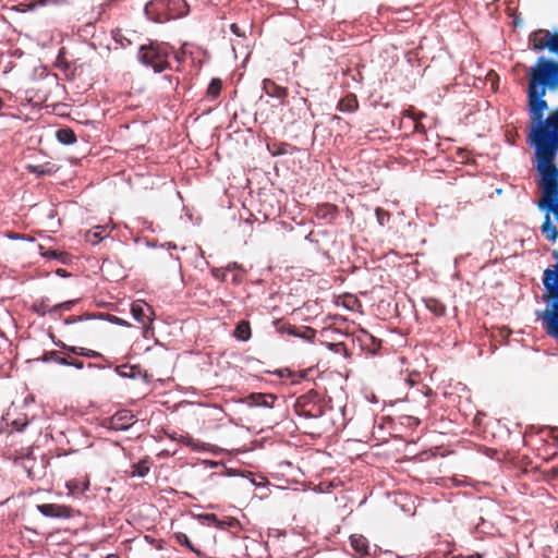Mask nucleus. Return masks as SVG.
Instances as JSON below:
<instances>
[{
    "label": "nucleus",
    "mask_w": 558,
    "mask_h": 558,
    "mask_svg": "<svg viewBox=\"0 0 558 558\" xmlns=\"http://www.w3.org/2000/svg\"><path fill=\"white\" fill-rule=\"evenodd\" d=\"M558 90V62L539 57L529 71L531 128L526 140H558V107L544 120L546 90Z\"/></svg>",
    "instance_id": "1"
},
{
    "label": "nucleus",
    "mask_w": 558,
    "mask_h": 558,
    "mask_svg": "<svg viewBox=\"0 0 558 558\" xmlns=\"http://www.w3.org/2000/svg\"><path fill=\"white\" fill-rule=\"evenodd\" d=\"M536 153V169L541 175L538 186L542 196L537 208L545 214L541 231L544 236L555 242L558 238V228L553 223L550 215L558 225V168L554 165L558 151V142H532Z\"/></svg>",
    "instance_id": "2"
},
{
    "label": "nucleus",
    "mask_w": 558,
    "mask_h": 558,
    "mask_svg": "<svg viewBox=\"0 0 558 558\" xmlns=\"http://www.w3.org/2000/svg\"><path fill=\"white\" fill-rule=\"evenodd\" d=\"M168 47L149 45L142 46L140 50V60L150 65L156 72L163 71L168 65Z\"/></svg>",
    "instance_id": "3"
},
{
    "label": "nucleus",
    "mask_w": 558,
    "mask_h": 558,
    "mask_svg": "<svg viewBox=\"0 0 558 558\" xmlns=\"http://www.w3.org/2000/svg\"><path fill=\"white\" fill-rule=\"evenodd\" d=\"M160 10H167L170 17H180L187 13V4L184 0H154L145 7L147 15Z\"/></svg>",
    "instance_id": "4"
},
{
    "label": "nucleus",
    "mask_w": 558,
    "mask_h": 558,
    "mask_svg": "<svg viewBox=\"0 0 558 558\" xmlns=\"http://www.w3.org/2000/svg\"><path fill=\"white\" fill-rule=\"evenodd\" d=\"M131 313L133 318L143 326L144 337H147V333L150 329V325L153 323V317L155 315V312L151 308V306L142 300H137L132 303Z\"/></svg>",
    "instance_id": "5"
},
{
    "label": "nucleus",
    "mask_w": 558,
    "mask_h": 558,
    "mask_svg": "<svg viewBox=\"0 0 558 558\" xmlns=\"http://www.w3.org/2000/svg\"><path fill=\"white\" fill-rule=\"evenodd\" d=\"M90 318H84L83 316H77L71 319H65L66 325H74L70 330L69 333L80 337V338H88L93 336L95 328L94 324L89 323Z\"/></svg>",
    "instance_id": "6"
},
{
    "label": "nucleus",
    "mask_w": 558,
    "mask_h": 558,
    "mask_svg": "<svg viewBox=\"0 0 558 558\" xmlns=\"http://www.w3.org/2000/svg\"><path fill=\"white\" fill-rule=\"evenodd\" d=\"M37 509L40 513L46 517L52 518H69L71 515V511L69 508L56 504H44L37 506Z\"/></svg>",
    "instance_id": "7"
},
{
    "label": "nucleus",
    "mask_w": 558,
    "mask_h": 558,
    "mask_svg": "<svg viewBox=\"0 0 558 558\" xmlns=\"http://www.w3.org/2000/svg\"><path fill=\"white\" fill-rule=\"evenodd\" d=\"M551 37V33L547 29H538L531 34L530 43L532 45V49L535 51H542L545 48L549 47V38Z\"/></svg>",
    "instance_id": "8"
},
{
    "label": "nucleus",
    "mask_w": 558,
    "mask_h": 558,
    "mask_svg": "<svg viewBox=\"0 0 558 558\" xmlns=\"http://www.w3.org/2000/svg\"><path fill=\"white\" fill-rule=\"evenodd\" d=\"M263 90L269 97L277 98L279 100H283L288 95L287 88L277 85L274 81L269 78H265L263 81Z\"/></svg>",
    "instance_id": "9"
},
{
    "label": "nucleus",
    "mask_w": 558,
    "mask_h": 558,
    "mask_svg": "<svg viewBox=\"0 0 558 558\" xmlns=\"http://www.w3.org/2000/svg\"><path fill=\"white\" fill-rule=\"evenodd\" d=\"M133 424V415L128 411L117 413L111 420V427L114 429H126Z\"/></svg>",
    "instance_id": "10"
},
{
    "label": "nucleus",
    "mask_w": 558,
    "mask_h": 558,
    "mask_svg": "<svg viewBox=\"0 0 558 558\" xmlns=\"http://www.w3.org/2000/svg\"><path fill=\"white\" fill-rule=\"evenodd\" d=\"M250 400H252L251 404L270 408L276 397L274 395H252L250 396Z\"/></svg>",
    "instance_id": "11"
},
{
    "label": "nucleus",
    "mask_w": 558,
    "mask_h": 558,
    "mask_svg": "<svg viewBox=\"0 0 558 558\" xmlns=\"http://www.w3.org/2000/svg\"><path fill=\"white\" fill-rule=\"evenodd\" d=\"M72 306V302H64L61 304H57L53 307H49L46 302H41L40 304H35L33 307L39 315H45L47 312L56 311L58 308L70 310Z\"/></svg>",
    "instance_id": "12"
},
{
    "label": "nucleus",
    "mask_w": 558,
    "mask_h": 558,
    "mask_svg": "<svg viewBox=\"0 0 558 558\" xmlns=\"http://www.w3.org/2000/svg\"><path fill=\"white\" fill-rule=\"evenodd\" d=\"M234 336L242 341H246L251 338V327L248 322H240L234 330Z\"/></svg>",
    "instance_id": "13"
},
{
    "label": "nucleus",
    "mask_w": 558,
    "mask_h": 558,
    "mask_svg": "<svg viewBox=\"0 0 558 558\" xmlns=\"http://www.w3.org/2000/svg\"><path fill=\"white\" fill-rule=\"evenodd\" d=\"M351 545L354 548V550L361 555H364L367 553V541L362 535H352L350 537Z\"/></svg>",
    "instance_id": "14"
},
{
    "label": "nucleus",
    "mask_w": 558,
    "mask_h": 558,
    "mask_svg": "<svg viewBox=\"0 0 558 558\" xmlns=\"http://www.w3.org/2000/svg\"><path fill=\"white\" fill-rule=\"evenodd\" d=\"M357 108V99L354 95L344 97L339 102V109L345 112H353Z\"/></svg>",
    "instance_id": "15"
},
{
    "label": "nucleus",
    "mask_w": 558,
    "mask_h": 558,
    "mask_svg": "<svg viewBox=\"0 0 558 558\" xmlns=\"http://www.w3.org/2000/svg\"><path fill=\"white\" fill-rule=\"evenodd\" d=\"M290 145L283 142H267V149L272 156L288 153Z\"/></svg>",
    "instance_id": "16"
},
{
    "label": "nucleus",
    "mask_w": 558,
    "mask_h": 558,
    "mask_svg": "<svg viewBox=\"0 0 558 558\" xmlns=\"http://www.w3.org/2000/svg\"><path fill=\"white\" fill-rule=\"evenodd\" d=\"M105 230H106V227L97 226L95 228V231H88L86 233V241L92 243V244L99 243L105 238V235L102 234V232Z\"/></svg>",
    "instance_id": "17"
},
{
    "label": "nucleus",
    "mask_w": 558,
    "mask_h": 558,
    "mask_svg": "<svg viewBox=\"0 0 558 558\" xmlns=\"http://www.w3.org/2000/svg\"><path fill=\"white\" fill-rule=\"evenodd\" d=\"M427 308L433 312L437 316H441L445 314V305L435 299H429L426 301Z\"/></svg>",
    "instance_id": "18"
},
{
    "label": "nucleus",
    "mask_w": 558,
    "mask_h": 558,
    "mask_svg": "<svg viewBox=\"0 0 558 558\" xmlns=\"http://www.w3.org/2000/svg\"><path fill=\"white\" fill-rule=\"evenodd\" d=\"M220 89H221V81L218 78H214L207 88V94L209 96H211L213 98H216L219 95Z\"/></svg>",
    "instance_id": "19"
},
{
    "label": "nucleus",
    "mask_w": 558,
    "mask_h": 558,
    "mask_svg": "<svg viewBox=\"0 0 558 558\" xmlns=\"http://www.w3.org/2000/svg\"><path fill=\"white\" fill-rule=\"evenodd\" d=\"M56 137L59 141H62V140H75V135H74L73 131L69 130V129H59L56 132Z\"/></svg>",
    "instance_id": "20"
},
{
    "label": "nucleus",
    "mask_w": 558,
    "mask_h": 558,
    "mask_svg": "<svg viewBox=\"0 0 558 558\" xmlns=\"http://www.w3.org/2000/svg\"><path fill=\"white\" fill-rule=\"evenodd\" d=\"M548 50L558 57V33H551Z\"/></svg>",
    "instance_id": "21"
},
{
    "label": "nucleus",
    "mask_w": 558,
    "mask_h": 558,
    "mask_svg": "<svg viewBox=\"0 0 558 558\" xmlns=\"http://www.w3.org/2000/svg\"><path fill=\"white\" fill-rule=\"evenodd\" d=\"M175 538H177L178 543H180L181 545H185V546H187L190 549H192L193 551H196V553L198 554V550H196V549L192 546V544H191V542H190L189 537H187L185 534H183V533H177V534H175Z\"/></svg>",
    "instance_id": "22"
},
{
    "label": "nucleus",
    "mask_w": 558,
    "mask_h": 558,
    "mask_svg": "<svg viewBox=\"0 0 558 558\" xmlns=\"http://www.w3.org/2000/svg\"><path fill=\"white\" fill-rule=\"evenodd\" d=\"M202 518L208 522L216 524L217 526L220 525V521L217 519V517L214 513L204 514V515H202Z\"/></svg>",
    "instance_id": "23"
},
{
    "label": "nucleus",
    "mask_w": 558,
    "mask_h": 558,
    "mask_svg": "<svg viewBox=\"0 0 558 558\" xmlns=\"http://www.w3.org/2000/svg\"><path fill=\"white\" fill-rule=\"evenodd\" d=\"M71 351L76 353V354H83V355H87V356H95L96 353L94 351H88V352H84V349L83 348H71Z\"/></svg>",
    "instance_id": "24"
},
{
    "label": "nucleus",
    "mask_w": 558,
    "mask_h": 558,
    "mask_svg": "<svg viewBox=\"0 0 558 558\" xmlns=\"http://www.w3.org/2000/svg\"><path fill=\"white\" fill-rule=\"evenodd\" d=\"M39 250L41 251L43 256L54 258L58 257V253L56 251H43L44 247L41 245H39Z\"/></svg>",
    "instance_id": "25"
},
{
    "label": "nucleus",
    "mask_w": 558,
    "mask_h": 558,
    "mask_svg": "<svg viewBox=\"0 0 558 558\" xmlns=\"http://www.w3.org/2000/svg\"><path fill=\"white\" fill-rule=\"evenodd\" d=\"M27 168L29 169V171L35 172V173H39V174L45 173V171L41 169L40 166H28Z\"/></svg>",
    "instance_id": "26"
},
{
    "label": "nucleus",
    "mask_w": 558,
    "mask_h": 558,
    "mask_svg": "<svg viewBox=\"0 0 558 558\" xmlns=\"http://www.w3.org/2000/svg\"><path fill=\"white\" fill-rule=\"evenodd\" d=\"M110 320H111V322H113V323H116V324H118V325L129 326L128 322H125V320H123V319H121V318H119V317H116V316H112V317L110 318Z\"/></svg>",
    "instance_id": "27"
},
{
    "label": "nucleus",
    "mask_w": 558,
    "mask_h": 558,
    "mask_svg": "<svg viewBox=\"0 0 558 558\" xmlns=\"http://www.w3.org/2000/svg\"><path fill=\"white\" fill-rule=\"evenodd\" d=\"M230 28H231L233 34H235L238 36H241L240 28H239V26L236 24H231Z\"/></svg>",
    "instance_id": "28"
},
{
    "label": "nucleus",
    "mask_w": 558,
    "mask_h": 558,
    "mask_svg": "<svg viewBox=\"0 0 558 558\" xmlns=\"http://www.w3.org/2000/svg\"><path fill=\"white\" fill-rule=\"evenodd\" d=\"M376 215H377V217H378L379 222L383 225V223H384V221H383L381 215H387V213H385L384 210H381V209L377 208V209H376Z\"/></svg>",
    "instance_id": "29"
},
{
    "label": "nucleus",
    "mask_w": 558,
    "mask_h": 558,
    "mask_svg": "<svg viewBox=\"0 0 558 558\" xmlns=\"http://www.w3.org/2000/svg\"><path fill=\"white\" fill-rule=\"evenodd\" d=\"M3 107V100L0 98V109Z\"/></svg>",
    "instance_id": "30"
},
{
    "label": "nucleus",
    "mask_w": 558,
    "mask_h": 558,
    "mask_svg": "<svg viewBox=\"0 0 558 558\" xmlns=\"http://www.w3.org/2000/svg\"><path fill=\"white\" fill-rule=\"evenodd\" d=\"M168 246H171V248H175V245H171V243H168Z\"/></svg>",
    "instance_id": "31"
},
{
    "label": "nucleus",
    "mask_w": 558,
    "mask_h": 558,
    "mask_svg": "<svg viewBox=\"0 0 558 558\" xmlns=\"http://www.w3.org/2000/svg\"><path fill=\"white\" fill-rule=\"evenodd\" d=\"M168 246H171V248H175V245H171V243H168Z\"/></svg>",
    "instance_id": "32"
}]
</instances>
